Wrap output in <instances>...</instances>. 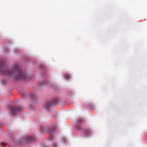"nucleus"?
Returning a JSON list of instances; mask_svg holds the SVG:
<instances>
[{
    "label": "nucleus",
    "instance_id": "7ed1b4c3",
    "mask_svg": "<svg viewBox=\"0 0 147 147\" xmlns=\"http://www.w3.org/2000/svg\"><path fill=\"white\" fill-rule=\"evenodd\" d=\"M57 102V99L56 98L52 100L50 102L47 103L45 105L47 109L49 107H50L54 103Z\"/></svg>",
    "mask_w": 147,
    "mask_h": 147
},
{
    "label": "nucleus",
    "instance_id": "39448f33",
    "mask_svg": "<svg viewBox=\"0 0 147 147\" xmlns=\"http://www.w3.org/2000/svg\"><path fill=\"white\" fill-rule=\"evenodd\" d=\"M54 132V129H51L49 131V133L50 134V140H51L52 139V138L53 137V134Z\"/></svg>",
    "mask_w": 147,
    "mask_h": 147
},
{
    "label": "nucleus",
    "instance_id": "f03ea898",
    "mask_svg": "<svg viewBox=\"0 0 147 147\" xmlns=\"http://www.w3.org/2000/svg\"><path fill=\"white\" fill-rule=\"evenodd\" d=\"M9 109L11 113L13 115L22 110V109L19 107L11 106L10 107Z\"/></svg>",
    "mask_w": 147,
    "mask_h": 147
},
{
    "label": "nucleus",
    "instance_id": "423d86ee",
    "mask_svg": "<svg viewBox=\"0 0 147 147\" xmlns=\"http://www.w3.org/2000/svg\"><path fill=\"white\" fill-rule=\"evenodd\" d=\"M82 121V119H80L79 120L78 123L76 125V128L78 130L80 129L81 128V126L80 125V123H81Z\"/></svg>",
    "mask_w": 147,
    "mask_h": 147
},
{
    "label": "nucleus",
    "instance_id": "20e7f679",
    "mask_svg": "<svg viewBox=\"0 0 147 147\" xmlns=\"http://www.w3.org/2000/svg\"><path fill=\"white\" fill-rule=\"evenodd\" d=\"M35 138L34 137L31 136L28 137L25 140V142H30L34 141Z\"/></svg>",
    "mask_w": 147,
    "mask_h": 147
},
{
    "label": "nucleus",
    "instance_id": "9b49d317",
    "mask_svg": "<svg viewBox=\"0 0 147 147\" xmlns=\"http://www.w3.org/2000/svg\"><path fill=\"white\" fill-rule=\"evenodd\" d=\"M2 125V124L0 123V126H1Z\"/></svg>",
    "mask_w": 147,
    "mask_h": 147
},
{
    "label": "nucleus",
    "instance_id": "9d476101",
    "mask_svg": "<svg viewBox=\"0 0 147 147\" xmlns=\"http://www.w3.org/2000/svg\"><path fill=\"white\" fill-rule=\"evenodd\" d=\"M89 133L88 131H86V134H88Z\"/></svg>",
    "mask_w": 147,
    "mask_h": 147
},
{
    "label": "nucleus",
    "instance_id": "1a4fd4ad",
    "mask_svg": "<svg viewBox=\"0 0 147 147\" xmlns=\"http://www.w3.org/2000/svg\"><path fill=\"white\" fill-rule=\"evenodd\" d=\"M31 97L32 99H35L36 97V95L34 93L32 94L31 95Z\"/></svg>",
    "mask_w": 147,
    "mask_h": 147
},
{
    "label": "nucleus",
    "instance_id": "6e6552de",
    "mask_svg": "<svg viewBox=\"0 0 147 147\" xmlns=\"http://www.w3.org/2000/svg\"><path fill=\"white\" fill-rule=\"evenodd\" d=\"M65 78L66 79H69L70 78V76L69 74H66L65 75Z\"/></svg>",
    "mask_w": 147,
    "mask_h": 147
},
{
    "label": "nucleus",
    "instance_id": "0eeeda50",
    "mask_svg": "<svg viewBox=\"0 0 147 147\" xmlns=\"http://www.w3.org/2000/svg\"><path fill=\"white\" fill-rule=\"evenodd\" d=\"M6 145L5 143L3 142H0V147H5Z\"/></svg>",
    "mask_w": 147,
    "mask_h": 147
},
{
    "label": "nucleus",
    "instance_id": "f257e3e1",
    "mask_svg": "<svg viewBox=\"0 0 147 147\" xmlns=\"http://www.w3.org/2000/svg\"><path fill=\"white\" fill-rule=\"evenodd\" d=\"M0 72L17 80H28L30 78V76H26L18 65H15L9 69H6L5 67L3 61L1 60H0Z\"/></svg>",
    "mask_w": 147,
    "mask_h": 147
}]
</instances>
